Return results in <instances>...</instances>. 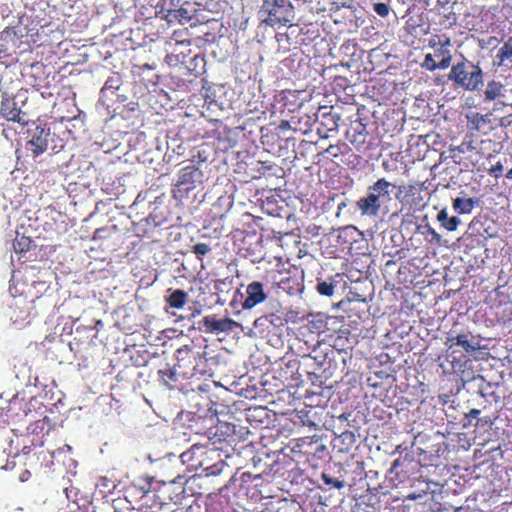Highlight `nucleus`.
I'll list each match as a JSON object with an SVG mask.
<instances>
[{
	"mask_svg": "<svg viewBox=\"0 0 512 512\" xmlns=\"http://www.w3.org/2000/svg\"><path fill=\"white\" fill-rule=\"evenodd\" d=\"M448 79L455 87L466 91H479L484 83V73L479 64H475L466 58L452 65Z\"/></svg>",
	"mask_w": 512,
	"mask_h": 512,
	"instance_id": "f257e3e1",
	"label": "nucleus"
},
{
	"mask_svg": "<svg viewBox=\"0 0 512 512\" xmlns=\"http://www.w3.org/2000/svg\"><path fill=\"white\" fill-rule=\"evenodd\" d=\"M258 15L268 26H285L294 20V6L289 0H263Z\"/></svg>",
	"mask_w": 512,
	"mask_h": 512,
	"instance_id": "f03ea898",
	"label": "nucleus"
},
{
	"mask_svg": "<svg viewBox=\"0 0 512 512\" xmlns=\"http://www.w3.org/2000/svg\"><path fill=\"white\" fill-rule=\"evenodd\" d=\"M176 364L179 375L183 379H190L197 374L203 375L199 364L203 363V358L199 351L195 350L193 342L185 344L175 351Z\"/></svg>",
	"mask_w": 512,
	"mask_h": 512,
	"instance_id": "7ed1b4c3",
	"label": "nucleus"
},
{
	"mask_svg": "<svg viewBox=\"0 0 512 512\" xmlns=\"http://www.w3.org/2000/svg\"><path fill=\"white\" fill-rule=\"evenodd\" d=\"M203 182V173L195 165H189L179 170L177 180L172 188L173 197L178 201L189 198V193Z\"/></svg>",
	"mask_w": 512,
	"mask_h": 512,
	"instance_id": "20e7f679",
	"label": "nucleus"
},
{
	"mask_svg": "<svg viewBox=\"0 0 512 512\" xmlns=\"http://www.w3.org/2000/svg\"><path fill=\"white\" fill-rule=\"evenodd\" d=\"M445 345L452 354L460 352L463 357L471 356L480 349L479 342L475 340V337L469 331L456 333L455 330H450L447 334Z\"/></svg>",
	"mask_w": 512,
	"mask_h": 512,
	"instance_id": "39448f33",
	"label": "nucleus"
},
{
	"mask_svg": "<svg viewBox=\"0 0 512 512\" xmlns=\"http://www.w3.org/2000/svg\"><path fill=\"white\" fill-rule=\"evenodd\" d=\"M455 163L466 169L473 170L483 159V154L473 145L472 141H463L450 150Z\"/></svg>",
	"mask_w": 512,
	"mask_h": 512,
	"instance_id": "423d86ee",
	"label": "nucleus"
},
{
	"mask_svg": "<svg viewBox=\"0 0 512 512\" xmlns=\"http://www.w3.org/2000/svg\"><path fill=\"white\" fill-rule=\"evenodd\" d=\"M32 122L33 129L28 128L27 133L30 139L27 142L28 149L33 153L34 157L43 154L48 147V139L51 135V129L47 124L38 125Z\"/></svg>",
	"mask_w": 512,
	"mask_h": 512,
	"instance_id": "0eeeda50",
	"label": "nucleus"
},
{
	"mask_svg": "<svg viewBox=\"0 0 512 512\" xmlns=\"http://www.w3.org/2000/svg\"><path fill=\"white\" fill-rule=\"evenodd\" d=\"M346 138L360 153L368 152L372 146L368 141V131L366 125L357 119L352 121L346 131Z\"/></svg>",
	"mask_w": 512,
	"mask_h": 512,
	"instance_id": "6e6552de",
	"label": "nucleus"
},
{
	"mask_svg": "<svg viewBox=\"0 0 512 512\" xmlns=\"http://www.w3.org/2000/svg\"><path fill=\"white\" fill-rule=\"evenodd\" d=\"M241 297L243 299L241 302L242 309L251 310L264 303L268 298V293L262 282L253 280L245 286V293Z\"/></svg>",
	"mask_w": 512,
	"mask_h": 512,
	"instance_id": "1a4fd4ad",
	"label": "nucleus"
},
{
	"mask_svg": "<svg viewBox=\"0 0 512 512\" xmlns=\"http://www.w3.org/2000/svg\"><path fill=\"white\" fill-rule=\"evenodd\" d=\"M428 45L433 49V55L439 59L440 65L447 69L452 61L450 37L446 34H435L429 39Z\"/></svg>",
	"mask_w": 512,
	"mask_h": 512,
	"instance_id": "9d476101",
	"label": "nucleus"
},
{
	"mask_svg": "<svg viewBox=\"0 0 512 512\" xmlns=\"http://www.w3.org/2000/svg\"><path fill=\"white\" fill-rule=\"evenodd\" d=\"M1 115L8 121H13L21 124L22 126L28 125L31 122L29 115L17 108L13 99L4 97L1 101Z\"/></svg>",
	"mask_w": 512,
	"mask_h": 512,
	"instance_id": "9b49d317",
	"label": "nucleus"
},
{
	"mask_svg": "<svg viewBox=\"0 0 512 512\" xmlns=\"http://www.w3.org/2000/svg\"><path fill=\"white\" fill-rule=\"evenodd\" d=\"M203 326L207 333L218 334L222 332H231L239 324L231 318L216 319L213 315H207L202 319Z\"/></svg>",
	"mask_w": 512,
	"mask_h": 512,
	"instance_id": "f8f14e48",
	"label": "nucleus"
},
{
	"mask_svg": "<svg viewBox=\"0 0 512 512\" xmlns=\"http://www.w3.org/2000/svg\"><path fill=\"white\" fill-rule=\"evenodd\" d=\"M64 36L63 30L59 29L58 26L48 23L42 25L37 31V37L39 38L40 46H54L59 45L62 42Z\"/></svg>",
	"mask_w": 512,
	"mask_h": 512,
	"instance_id": "ddd939ff",
	"label": "nucleus"
},
{
	"mask_svg": "<svg viewBox=\"0 0 512 512\" xmlns=\"http://www.w3.org/2000/svg\"><path fill=\"white\" fill-rule=\"evenodd\" d=\"M467 128L471 133L488 134L493 129L491 115L480 113L467 115Z\"/></svg>",
	"mask_w": 512,
	"mask_h": 512,
	"instance_id": "4468645a",
	"label": "nucleus"
},
{
	"mask_svg": "<svg viewBox=\"0 0 512 512\" xmlns=\"http://www.w3.org/2000/svg\"><path fill=\"white\" fill-rule=\"evenodd\" d=\"M356 206L362 215L376 216L380 211L382 203L374 196L373 192L367 191V195L360 198L356 202Z\"/></svg>",
	"mask_w": 512,
	"mask_h": 512,
	"instance_id": "2eb2a0df",
	"label": "nucleus"
},
{
	"mask_svg": "<svg viewBox=\"0 0 512 512\" xmlns=\"http://www.w3.org/2000/svg\"><path fill=\"white\" fill-rule=\"evenodd\" d=\"M157 375L160 382L168 387L169 389H173L175 383L178 381L179 377H181L178 373L176 367H170L168 363H164L163 365H159L157 370Z\"/></svg>",
	"mask_w": 512,
	"mask_h": 512,
	"instance_id": "dca6fc26",
	"label": "nucleus"
},
{
	"mask_svg": "<svg viewBox=\"0 0 512 512\" xmlns=\"http://www.w3.org/2000/svg\"><path fill=\"white\" fill-rule=\"evenodd\" d=\"M494 65L505 69L512 68V38H509L498 49L495 56Z\"/></svg>",
	"mask_w": 512,
	"mask_h": 512,
	"instance_id": "f3484780",
	"label": "nucleus"
},
{
	"mask_svg": "<svg viewBox=\"0 0 512 512\" xmlns=\"http://www.w3.org/2000/svg\"><path fill=\"white\" fill-rule=\"evenodd\" d=\"M394 187V185L387 181L385 178H380L373 185L368 187V192H373L374 196L383 204V202L389 201L390 197V189Z\"/></svg>",
	"mask_w": 512,
	"mask_h": 512,
	"instance_id": "a211bd4d",
	"label": "nucleus"
},
{
	"mask_svg": "<svg viewBox=\"0 0 512 512\" xmlns=\"http://www.w3.org/2000/svg\"><path fill=\"white\" fill-rule=\"evenodd\" d=\"M122 84V75L119 72H112L100 90V100L105 101V99L108 98L109 93L114 94L120 89Z\"/></svg>",
	"mask_w": 512,
	"mask_h": 512,
	"instance_id": "6ab92c4d",
	"label": "nucleus"
},
{
	"mask_svg": "<svg viewBox=\"0 0 512 512\" xmlns=\"http://www.w3.org/2000/svg\"><path fill=\"white\" fill-rule=\"evenodd\" d=\"M183 2L184 0H159L155 7L156 16L167 21Z\"/></svg>",
	"mask_w": 512,
	"mask_h": 512,
	"instance_id": "aec40b11",
	"label": "nucleus"
},
{
	"mask_svg": "<svg viewBox=\"0 0 512 512\" xmlns=\"http://www.w3.org/2000/svg\"><path fill=\"white\" fill-rule=\"evenodd\" d=\"M414 462V455L412 453H406L393 461L390 472H396L397 475L400 473L407 475L414 470Z\"/></svg>",
	"mask_w": 512,
	"mask_h": 512,
	"instance_id": "412c9836",
	"label": "nucleus"
},
{
	"mask_svg": "<svg viewBox=\"0 0 512 512\" xmlns=\"http://www.w3.org/2000/svg\"><path fill=\"white\" fill-rule=\"evenodd\" d=\"M193 4L189 1H184L176 12L167 20L169 24H186L192 18Z\"/></svg>",
	"mask_w": 512,
	"mask_h": 512,
	"instance_id": "4be33fe9",
	"label": "nucleus"
},
{
	"mask_svg": "<svg viewBox=\"0 0 512 512\" xmlns=\"http://www.w3.org/2000/svg\"><path fill=\"white\" fill-rule=\"evenodd\" d=\"M154 484V477L149 475H141L136 478L131 483V488H133L136 492L141 494V496H144L148 494Z\"/></svg>",
	"mask_w": 512,
	"mask_h": 512,
	"instance_id": "5701e85b",
	"label": "nucleus"
},
{
	"mask_svg": "<svg viewBox=\"0 0 512 512\" xmlns=\"http://www.w3.org/2000/svg\"><path fill=\"white\" fill-rule=\"evenodd\" d=\"M327 326V317L322 313L310 314L307 327L312 333H323Z\"/></svg>",
	"mask_w": 512,
	"mask_h": 512,
	"instance_id": "b1692460",
	"label": "nucleus"
},
{
	"mask_svg": "<svg viewBox=\"0 0 512 512\" xmlns=\"http://www.w3.org/2000/svg\"><path fill=\"white\" fill-rule=\"evenodd\" d=\"M185 477L178 475L175 480L170 481L167 489L174 493L173 496H169L170 500L174 503L181 502L185 497V488L182 486L181 480H183Z\"/></svg>",
	"mask_w": 512,
	"mask_h": 512,
	"instance_id": "393cba45",
	"label": "nucleus"
},
{
	"mask_svg": "<svg viewBox=\"0 0 512 512\" xmlns=\"http://www.w3.org/2000/svg\"><path fill=\"white\" fill-rule=\"evenodd\" d=\"M437 220L440 222L441 226L449 232L455 231L461 223L460 218L457 216L449 217L445 208L438 212Z\"/></svg>",
	"mask_w": 512,
	"mask_h": 512,
	"instance_id": "a878e982",
	"label": "nucleus"
},
{
	"mask_svg": "<svg viewBox=\"0 0 512 512\" xmlns=\"http://www.w3.org/2000/svg\"><path fill=\"white\" fill-rule=\"evenodd\" d=\"M188 299V294L181 289H176L166 298V303L171 308L181 309L185 306Z\"/></svg>",
	"mask_w": 512,
	"mask_h": 512,
	"instance_id": "bb28decb",
	"label": "nucleus"
},
{
	"mask_svg": "<svg viewBox=\"0 0 512 512\" xmlns=\"http://www.w3.org/2000/svg\"><path fill=\"white\" fill-rule=\"evenodd\" d=\"M477 204L474 198H455L453 200V209L458 214H469Z\"/></svg>",
	"mask_w": 512,
	"mask_h": 512,
	"instance_id": "cd10ccee",
	"label": "nucleus"
},
{
	"mask_svg": "<svg viewBox=\"0 0 512 512\" xmlns=\"http://www.w3.org/2000/svg\"><path fill=\"white\" fill-rule=\"evenodd\" d=\"M504 85L496 80H491L487 83L484 91V100L493 101L503 94Z\"/></svg>",
	"mask_w": 512,
	"mask_h": 512,
	"instance_id": "c85d7f7f",
	"label": "nucleus"
},
{
	"mask_svg": "<svg viewBox=\"0 0 512 512\" xmlns=\"http://www.w3.org/2000/svg\"><path fill=\"white\" fill-rule=\"evenodd\" d=\"M33 246V240L30 237H26L24 235H17L15 240L13 241V248L16 253H25L31 249Z\"/></svg>",
	"mask_w": 512,
	"mask_h": 512,
	"instance_id": "c756f323",
	"label": "nucleus"
},
{
	"mask_svg": "<svg viewBox=\"0 0 512 512\" xmlns=\"http://www.w3.org/2000/svg\"><path fill=\"white\" fill-rule=\"evenodd\" d=\"M354 443L355 435L352 431H344L339 436V450L341 452H348Z\"/></svg>",
	"mask_w": 512,
	"mask_h": 512,
	"instance_id": "7c9ffc66",
	"label": "nucleus"
},
{
	"mask_svg": "<svg viewBox=\"0 0 512 512\" xmlns=\"http://www.w3.org/2000/svg\"><path fill=\"white\" fill-rule=\"evenodd\" d=\"M115 487H116V484L114 483V481H112L111 479H109L106 476H101L97 479L96 488L103 495H105L107 493H112L113 490L115 489Z\"/></svg>",
	"mask_w": 512,
	"mask_h": 512,
	"instance_id": "2f4dec72",
	"label": "nucleus"
},
{
	"mask_svg": "<svg viewBox=\"0 0 512 512\" xmlns=\"http://www.w3.org/2000/svg\"><path fill=\"white\" fill-rule=\"evenodd\" d=\"M335 287V281H319L316 284V291L322 296L331 297L334 294Z\"/></svg>",
	"mask_w": 512,
	"mask_h": 512,
	"instance_id": "473e14b6",
	"label": "nucleus"
},
{
	"mask_svg": "<svg viewBox=\"0 0 512 512\" xmlns=\"http://www.w3.org/2000/svg\"><path fill=\"white\" fill-rule=\"evenodd\" d=\"M421 66L422 68H425L428 71H435L437 69L445 70V68L440 65V62L435 60V56L431 53L425 55L424 61L422 62Z\"/></svg>",
	"mask_w": 512,
	"mask_h": 512,
	"instance_id": "72a5a7b5",
	"label": "nucleus"
},
{
	"mask_svg": "<svg viewBox=\"0 0 512 512\" xmlns=\"http://www.w3.org/2000/svg\"><path fill=\"white\" fill-rule=\"evenodd\" d=\"M210 251L211 247L206 243H197L192 247V252L199 260H202L203 256L208 254Z\"/></svg>",
	"mask_w": 512,
	"mask_h": 512,
	"instance_id": "f704fd0d",
	"label": "nucleus"
},
{
	"mask_svg": "<svg viewBox=\"0 0 512 512\" xmlns=\"http://www.w3.org/2000/svg\"><path fill=\"white\" fill-rule=\"evenodd\" d=\"M322 480H323V482L326 485H332V486H334L337 489H341V488L344 487V482L343 481H341L339 479L332 478V477H330L329 475H327L325 473L322 474Z\"/></svg>",
	"mask_w": 512,
	"mask_h": 512,
	"instance_id": "c9c22d12",
	"label": "nucleus"
},
{
	"mask_svg": "<svg viewBox=\"0 0 512 512\" xmlns=\"http://www.w3.org/2000/svg\"><path fill=\"white\" fill-rule=\"evenodd\" d=\"M267 317L265 315L258 317L254 320L253 326L255 329H258L261 333L264 332L265 329L268 328Z\"/></svg>",
	"mask_w": 512,
	"mask_h": 512,
	"instance_id": "e433bc0d",
	"label": "nucleus"
},
{
	"mask_svg": "<svg viewBox=\"0 0 512 512\" xmlns=\"http://www.w3.org/2000/svg\"><path fill=\"white\" fill-rule=\"evenodd\" d=\"M389 6L386 3H376L374 4V11L381 17H386L389 14Z\"/></svg>",
	"mask_w": 512,
	"mask_h": 512,
	"instance_id": "4c0bfd02",
	"label": "nucleus"
},
{
	"mask_svg": "<svg viewBox=\"0 0 512 512\" xmlns=\"http://www.w3.org/2000/svg\"><path fill=\"white\" fill-rule=\"evenodd\" d=\"M488 173L495 177V178H499L502 176L503 174V165L501 162H497L495 165H492L489 169H488Z\"/></svg>",
	"mask_w": 512,
	"mask_h": 512,
	"instance_id": "58836bf2",
	"label": "nucleus"
},
{
	"mask_svg": "<svg viewBox=\"0 0 512 512\" xmlns=\"http://www.w3.org/2000/svg\"><path fill=\"white\" fill-rule=\"evenodd\" d=\"M265 317H267V322L268 324L270 325H273V326H282L283 325V319L282 317H280L279 315L275 314V313H270L268 315H265Z\"/></svg>",
	"mask_w": 512,
	"mask_h": 512,
	"instance_id": "ea45409f",
	"label": "nucleus"
},
{
	"mask_svg": "<svg viewBox=\"0 0 512 512\" xmlns=\"http://www.w3.org/2000/svg\"><path fill=\"white\" fill-rule=\"evenodd\" d=\"M167 457L169 459L173 457V458L176 459V461H178V459H179L180 462L182 464H184V463H186V462L191 460V458H192V451L191 450L185 451V452L181 453L178 458L175 455H173V454H168Z\"/></svg>",
	"mask_w": 512,
	"mask_h": 512,
	"instance_id": "a19ab883",
	"label": "nucleus"
},
{
	"mask_svg": "<svg viewBox=\"0 0 512 512\" xmlns=\"http://www.w3.org/2000/svg\"><path fill=\"white\" fill-rule=\"evenodd\" d=\"M163 505H154L141 508L139 512H164Z\"/></svg>",
	"mask_w": 512,
	"mask_h": 512,
	"instance_id": "79ce46f5",
	"label": "nucleus"
},
{
	"mask_svg": "<svg viewBox=\"0 0 512 512\" xmlns=\"http://www.w3.org/2000/svg\"><path fill=\"white\" fill-rule=\"evenodd\" d=\"M428 234L431 235L432 241L439 244L441 242V235L433 228H428Z\"/></svg>",
	"mask_w": 512,
	"mask_h": 512,
	"instance_id": "37998d69",
	"label": "nucleus"
},
{
	"mask_svg": "<svg viewBox=\"0 0 512 512\" xmlns=\"http://www.w3.org/2000/svg\"><path fill=\"white\" fill-rule=\"evenodd\" d=\"M29 317L28 310H20V315H15L14 322H17L19 320L25 321Z\"/></svg>",
	"mask_w": 512,
	"mask_h": 512,
	"instance_id": "c03bdc74",
	"label": "nucleus"
},
{
	"mask_svg": "<svg viewBox=\"0 0 512 512\" xmlns=\"http://www.w3.org/2000/svg\"><path fill=\"white\" fill-rule=\"evenodd\" d=\"M44 421H36L33 425H30L27 429L34 432L37 428L43 429Z\"/></svg>",
	"mask_w": 512,
	"mask_h": 512,
	"instance_id": "a18cd8bd",
	"label": "nucleus"
},
{
	"mask_svg": "<svg viewBox=\"0 0 512 512\" xmlns=\"http://www.w3.org/2000/svg\"><path fill=\"white\" fill-rule=\"evenodd\" d=\"M504 312L510 321H512V300L508 302Z\"/></svg>",
	"mask_w": 512,
	"mask_h": 512,
	"instance_id": "49530a36",
	"label": "nucleus"
},
{
	"mask_svg": "<svg viewBox=\"0 0 512 512\" xmlns=\"http://www.w3.org/2000/svg\"><path fill=\"white\" fill-rule=\"evenodd\" d=\"M480 414L479 409H471L469 413L467 414V417L476 418Z\"/></svg>",
	"mask_w": 512,
	"mask_h": 512,
	"instance_id": "de8ad7c7",
	"label": "nucleus"
},
{
	"mask_svg": "<svg viewBox=\"0 0 512 512\" xmlns=\"http://www.w3.org/2000/svg\"><path fill=\"white\" fill-rule=\"evenodd\" d=\"M31 444L32 446H42L43 445V441L40 437H38L36 440L35 439H32L31 440Z\"/></svg>",
	"mask_w": 512,
	"mask_h": 512,
	"instance_id": "09e8293b",
	"label": "nucleus"
},
{
	"mask_svg": "<svg viewBox=\"0 0 512 512\" xmlns=\"http://www.w3.org/2000/svg\"><path fill=\"white\" fill-rule=\"evenodd\" d=\"M383 168L385 169V171L387 172H390V171H394L395 169L391 167L389 161H385L383 162Z\"/></svg>",
	"mask_w": 512,
	"mask_h": 512,
	"instance_id": "8fccbe9b",
	"label": "nucleus"
},
{
	"mask_svg": "<svg viewBox=\"0 0 512 512\" xmlns=\"http://www.w3.org/2000/svg\"><path fill=\"white\" fill-rule=\"evenodd\" d=\"M30 476V472L28 470H25L23 474L20 476L21 481H25L27 477Z\"/></svg>",
	"mask_w": 512,
	"mask_h": 512,
	"instance_id": "3c124183",
	"label": "nucleus"
},
{
	"mask_svg": "<svg viewBox=\"0 0 512 512\" xmlns=\"http://www.w3.org/2000/svg\"><path fill=\"white\" fill-rule=\"evenodd\" d=\"M336 147L334 145H330L327 149H326V152L328 153H331L333 156H337V153H333V149H335Z\"/></svg>",
	"mask_w": 512,
	"mask_h": 512,
	"instance_id": "603ef678",
	"label": "nucleus"
},
{
	"mask_svg": "<svg viewBox=\"0 0 512 512\" xmlns=\"http://www.w3.org/2000/svg\"><path fill=\"white\" fill-rule=\"evenodd\" d=\"M328 131H336L337 130V123L336 121H332V127L327 129Z\"/></svg>",
	"mask_w": 512,
	"mask_h": 512,
	"instance_id": "864d4df0",
	"label": "nucleus"
},
{
	"mask_svg": "<svg viewBox=\"0 0 512 512\" xmlns=\"http://www.w3.org/2000/svg\"><path fill=\"white\" fill-rule=\"evenodd\" d=\"M22 452L23 454H28L30 452V446L24 445Z\"/></svg>",
	"mask_w": 512,
	"mask_h": 512,
	"instance_id": "5fc2aeb1",
	"label": "nucleus"
},
{
	"mask_svg": "<svg viewBox=\"0 0 512 512\" xmlns=\"http://www.w3.org/2000/svg\"><path fill=\"white\" fill-rule=\"evenodd\" d=\"M505 176L507 179H510V180L512 179V167L507 171Z\"/></svg>",
	"mask_w": 512,
	"mask_h": 512,
	"instance_id": "6e6d98bb",
	"label": "nucleus"
},
{
	"mask_svg": "<svg viewBox=\"0 0 512 512\" xmlns=\"http://www.w3.org/2000/svg\"><path fill=\"white\" fill-rule=\"evenodd\" d=\"M506 118L505 117H502L501 120H500V126L502 127H506L508 124H506Z\"/></svg>",
	"mask_w": 512,
	"mask_h": 512,
	"instance_id": "4d7b16f0",
	"label": "nucleus"
},
{
	"mask_svg": "<svg viewBox=\"0 0 512 512\" xmlns=\"http://www.w3.org/2000/svg\"><path fill=\"white\" fill-rule=\"evenodd\" d=\"M283 284H285V280L284 279H281L279 282H278V285L280 288H283L285 289V287L283 286Z\"/></svg>",
	"mask_w": 512,
	"mask_h": 512,
	"instance_id": "13d9d810",
	"label": "nucleus"
},
{
	"mask_svg": "<svg viewBox=\"0 0 512 512\" xmlns=\"http://www.w3.org/2000/svg\"><path fill=\"white\" fill-rule=\"evenodd\" d=\"M142 69H152V66H150L149 64H144L141 66Z\"/></svg>",
	"mask_w": 512,
	"mask_h": 512,
	"instance_id": "bf43d9fd",
	"label": "nucleus"
},
{
	"mask_svg": "<svg viewBox=\"0 0 512 512\" xmlns=\"http://www.w3.org/2000/svg\"><path fill=\"white\" fill-rule=\"evenodd\" d=\"M414 190H416L415 186H413V185L408 186V192H413Z\"/></svg>",
	"mask_w": 512,
	"mask_h": 512,
	"instance_id": "052dcab7",
	"label": "nucleus"
},
{
	"mask_svg": "<svg viewBox=\"0 0 512 512\" xmlns=\"http://www.w3.org/2000/svg\"><path fill=\"white\" fill-rule=\"evenodd\" d=\"M172 512H184L183 509H175Z\"/></svg>",
	"mask_w": 512,
	"mask_h": 512,
	"instance_id": "680f3d73",
	"label": "nucleus"
},
{
	"mask_svg": "<svg viewBox=\"0 0 512 512\" xmlns=\"http://www.w3.org/2000/svg\"><path fill=\"white\" fill-rule=\"evenodd\" d=\"M340 418H341V419H347V417H346V415H345V414H342V415L340 416Z\"/></svg>",
	"mask_w": 512,
	"mask_h": 512,
	"instance_id": "e2e57ef3",
	"label": "nucleus"
}]
</instances>
